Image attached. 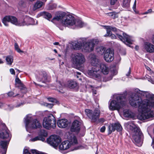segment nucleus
Here are the masks:
<instances>
[{
    "label": "nucleus",
    "instance_id": "8",
    "mask_svg": "<svg viewBox=\"0 0 154 154\" xmlns=\"http://www.w3.org/2000/svg\"><path fill=\"white\" fill-rule=\"evenodd\" d=\"M71 57L73 64L77 68L81 67L86 61L85 56L81 53H75L72 55Z\"/></svg>",
    "mask_w": 154,
    "mask_h": 154
},
{
    "label": "nucleus",
    "instance_id": "44",
    "mask_svg": "<svg viewBox=\"0 0 154 154\" xmlns=\"http://www.w3.org/2000/svg\"><path fill=\"white\" fill-rule=\"evenodd\" d=\"M48 99L49 101L52 102H56L57 101L56 99L52 98L49 97Z\"/></svg>",
    "mask_w": 154,
    "mask_h": 154
},
{
    "label": "nucleus",
    "instance_id": "64",
    "mask_svg": "<svg viewBox=\"0 0 154 154\" xmlns=\"http://www.w3.org/2000/svg\"><path fill=\"white\" fill-rule=\"evenodd\" d=\"M135 48H136V49L137 50L138 49V46H136V47H135Z\"/></svg>",
    "mask_w": 154,
    "mask_h": 154
},
{
    "label": "nucleus",
    "instance_id": "5",
    "mask_svg": "<svg viewBox=\"0 0 154 154\" xmlns=\"http://www.w3.org/2000/svg\"><path fill=\"white\" fill-rule=\"evenodd\" d=\"M126 94H120L114 96V98L116 100H112L109 103V108L110 110H119L123 108L126 104Z\"/></svg>",
    "mask_w": 154,
    "mask_h": 154
},
{
    "label": "nucleus",
    "instance_id": "23",
    "mask_svg": "<svg viewBox=\"0 0 154 154\" xmlns=\"http://www.w3.org/2000/svg\"><path fill=\"white\" fill-rule=\"evenodd\" d=\"M100 69L101 72L104 74H107L109 71V69L107 66L104 63L100 64Z\"/></svg>",
    "mask_w": 154,
    "mask_h": 154
},
{
    "label": "nucleus",
    "instance_id": "17",
    "mask_svg": "<svg viewBox=\"0 0 154 154\" xmlns=\"http://www.w3.org/2000/svg\"><path fill=\"white\" fill-rule=\"evenodd\" d=\"M1 126L3 127V129L2 131L0 133V137L3 139L8 138L10 139L11 138L10 135L9 133V131L7 129L6 126L4 124H2L0 127Z\"/></svg>",
    "mask_w": 154,
    "mask_h": 154
},
{
    "label": "nucleus",
    "instance_id": "63",
    "mask_svg": "<svg viewBox=\"0 0 154 154\" xmlns=\"http://www.w3.org/2000/svg\"><path fill=\"white\" fill-rule=\"evenodd\" d=\"M152 41L153 43L154 44V37L152 38Z\"/></svg>",
    "mask_w": 154,
    "mask_h": 154
},
{
    "label": "nucleus",
    "instance_id": "30",
    "mask_svg": "<svg viewBox=\"0 0 154 154\" xmlns=\"http://www.w3.org/2000/svg\"><path fill=\"white\" fill-rule=\"evenodd\" d=\"M44 3L42 2L38 1L35 4L34 6V8L36 9L41 8L44 5Z\"/></svg>",
    "mask_w": 154,
    "mask_h": 154
},
{
    "label": "nucleus",
    "instance_id": "9",
    "mask_svg": "<svg viewBox=\"0 0 154 154\" xmlns=\"http://www.w3.org/2000/svg\"><path fill=\"white\" fill-rule=\"evenodd\" d=\"M82 42V49L85 52H90L92 51L96 44L98 43V41L95 39H91L87 41L86 38H81Z\"/></svg>",
    "mask_w": 154,
    "mask_h": 154
},
{
    "label": "nucleus",
    "instance_id": "55",
    "mask_svg": "<svg viewBox=\"0 0 154 154\" xmlns=\"http://www.w3.org/2000/svg\"><path fill=\"white\" fill-rule=\"evenodd\" d=\"M24 104V103L23 102H21L20 103L16 105L15 106V107H18L20 106H21L23 105Z\"/></svg>",
    "mask_w": 154,
    "mask_h": 154
},
{
    "label": "nucleus",
    "instance_id": "46",
    "mask_svg": "<svg viewBox=\"0 0 154 154\" xmlns=\"http://www.w3.org/2000/svg\"><path fill=\"white\" fill-rule=\"evenodd\" d=\"M136 0H135L134 1V5L133 7V8L134 11L135 12V13H136L135 10H136Z\"/></svg>",
    "mask_w": 154,
    "mask_h": 154
},
{
    "label": "nucleus",
    "instance_id": "22",
    "mask_svg": "<svg viewBox=\"0 0 154 154\" xmlns=\"http://www.w3.org/2000/svg\"><path fill=\"white\" fill-rule=\"evenodd\" d=\"M125 126L127 128L129 129L132 131L133 133L134 132L136 128H139L135 125L133 122L131 121L126 123L125 124Z\"/></svg>",
    "mask_w": 154,
    "mask_h": 154
},
{
    "label": "nucleus",
    "instance_id": "54",
    "mask_svg": "<svg viewBox=\"0 0 154 154\" xmlns=\"http://www.w3.org/2000/svg\"><path fill=\"white\" fill-rule=\"evenodd\" d=\"M98 121L99 122H100L101 123H103L105 122V120L103 118H101L99 119L98 120Z\"/></svg>",
    "mask_w": 154,
    "mask_h": 154
},
{
    "label": "nucleus",
    "instance_id": "42",
    "mask_svg": "<svg viewBox=\"0 0 154 154\" xmlns=\"http://www.w3.org/2000/svg\"><path fill=\"white\" fill-rule=\"evenodd\" d=\"M8 95L9 97H15L16 96H17L18 95H19V94H16L15 95L14 93L13 92L11 91V92H9L8 93Z\"/></svg>",
    "mask_w": 154,
    "mask_h": 154
},
{
    "label": "nucleus",
    "instance_id": "34",
    "mask_svg": "<svg viewBox=\"0 0 154 154\" xmlns=\"http://www.w3.org/2000/svg\"><path fill=\"white\" fill-rule=\"evenodd\" d=\"M57 87L59 88V89L62 90L65 87V85L63 82L59 81L57 82Z\"/></svg>",
    "mask_w": 154,
    "mask_h": 154
},
{
    "label": "nucleus",
    "instance_id": "16",
    "mask_svg": "<svg viewBox=\"0 0 154 154\" xmlns=\"http://www.w3.org/2000/svg\"><path fill=\"white\" fill-rule=\"evenodd\" d=\"M114 55V52L110 48L108 49L104 53V59L106 62H110L113 60Z\"/></svg>",
    "mask_w": 154,
    "mask_h": 154
},
{
    "label": "nucleus",
    "instance_id": "33",
    "mask_svg": "<svg viewBox=\"0 0 154 154\" xmlns=\"http://www.w3.org/2000/svg\"><path fill=\"white\" fill-rule=\"evenodd\" d=\"M123 115L124 116L126 117H131V112L129 110H124Z\"/></svg>",
    "mask_w": 154,
    "mask_h": 154
},
{
    "label": "nucleus",
    "instance_id": "4",
    "mask_svg": "<svg viewBox=\"0 0 154 154\" xmlns=\"http://www.w3.org/2000/svg\"><path fill=\"white\" fill-rule=\"evenodd\" d=\"M69 140L62 142L59 146V149L61 150H66L69 149L71 151L79 149V147L77 146L78 144L76 137L72 134H69L68 137Z\"/></svg>",
    "mask_w": 154,
    "mask_h": 154
},
{
    "label": "nucleus",
    "instance_id": "2",
    "mask_svg": "<svg viewBox=\"0 0 154 154\" xmlns=\"http://www.w3.org/2000/svg\"><path fill=\"white\" fill-rule=\"evenodd\" d=\"M54 20H60L63 26L73 29L82 28L84 26L81 20H75L72 16L66 15L65 12L63 11L59 12L52 21Z\"/></svg>",
    "mask_w": 154,
    "mask_h": 154
},
{
    "label": "nucleus",
    "instance_id": "37",
    "mask_svg": "<svg viewBox=\"0 0 154 154\" xmlns=\"http://www.w3.org/2000/svg\"><path fill=\"white\" fill-rule=\"evenodd\" d=\"M39 135L44 137H46L47 136L48 134L47 132L45 130H42L40 131V133Z\"/></svg>",
    "mask_w": 154,
    "mask_h": 154
},
{
    "label": "nucleus",
    "instance_id": "40",
    "mask_svg": "<svg viewBox=\"0 0 154 154\" xmlns=\"http://www.w3.org/2000/svg\"><path fill=\"white\" fill-rule=\"evenodd\" d=\"M113 76L112 75H110L109 77H105L103 78V81L106 82L111 80Z\"/></svg>",
    "mask_w": 154,
    "mask_h": 154
},
{
    "label": "nucleus",
    "instance_id": "59",
    "mask_svg": "<svg viewBox=\"0 0 154 154\" xmlns=\"http://www.w3.org/2000/svg\"><path fill=\"white\" fill-rule=\"evenodd\" d=\"M59 43L58 42H55L54 43V45H59Z\"/></svg>",
    "mask_w": 154,
    "mask_h": 154
},
{
    "label": "nucleus",
    "instance_id": "58",
    "mask_svg": "<svg viewBox=\"0 0 154 154\" xmlns=\"http://www.w3.org/2000/svg\"><path fill=\"white\" fill-rule=\"evenodd\" d=\"M93 93L94 95H95L97 94V91L96 90H93Z\"/></svg>",
    "mask_w": 154,
    "mask_h": 154
},
{
    "label": "nucleus",
    "instance_id": "18",
    "mask_svg": "<svg viewBox=\"0 0 154 154\" xmlns=\"http://www.w3.org/2000/svg\"><path fill=\"white\" fill-rule=\"evenodd\" d=\"M89 59L92 66L97 67L99 65V61L95 55L93 54H90L89 56Z\"/></svg>",
    "mask_w": 154,
    "mask_h": 154
},
{
    "label": "nucleus",
    "instance_id": "47",
    "mask_svg": "<svg viewBox=\"0 0 154 154\" xmlns=\"http://www.w3.org/2000/svg\"><path fill=\"white\" fill-rule=\"evenodd\" d=\"M118 0H110V4L114 5L117 2Z\"/></svg>",
    "mask_w": 154,
    "mask_h": 154
},
{
    "label": "nucleus",
    "instance_id": "41",
    "mask_svg": "<svg viewBox=\"0 0 154 154\" xmlns=\"http://www.w3.org/2000/svg\"><path fill=\"white\" fill-rule=\"evenodd\" d=\"M8 142L6 141H2L1 142V146L5 149L6 148Z\"/></svg>",
    "mask_w": 154,
    "mask_h": 154
},
{
    "label": "nucleus",
    "instance_id": "21",
    "mask_svg": "<svg viewBox=\"0 0 154 154\" xmlns=\"http://www.w3.org/2000/svg\"><path fill=\"white\" fill-rule=\"evenodd\" d=\"M68 121L66 119H64L58 120L57 122L58 126L61 128H64L68 125Z\"/></svg>",
    "mask_w": 154,
    "mask_h": 154
},
{
    "label": "nucleus",
    "instance_id": "7",
    "mask_svg": "<svg viewBox=\"0 0 154 154\" xmlns=\"http://www.w3.org/2000/svg\"><path fill=\"white\" fill-rule=\"evenodd\" d=\"M24 122L25 124L26 128V131L30 133L32 129L40 128L41 125L39 122L36 119H33L29 115H27L24 118Z\"/></svg>",
    "mask_w": 154,
    "mask_h": 154
},
{
    "label": "nucleus",
    "instance_id": "50",
    "mask_svg": "<svg viewBox=\"0 0 154 154\" xmlns=\"http://www.w3.org/2000/svg\"><path fill=\"white\" fill-rule=\"evenodd\" d=\"M23 153L24 154H31L28 150L27 149H24L23 150Z\"/></svg>",
    "mask_w": 154,
    "mask_h": 154
},
{
    "label": "nucleus",
    "instance_id": "6",
    "mask_svg": "<svg viewBox=\"0 0 154 154\" xmlns=\"http://www.w3.org/2000/svg\"><path fill=\"white\" fill-rule=\"evenodd\" d=\"M103 27L106 29V34L104 35L105 37L109 36L111 33H112L111 31L115 32H118V31H119V33H116V34L122 41L124 42H126L128 43L131 44L132 43V42L133 41L131 37L128 36L122 31H120L118 29L117 30L115 27L112 26H103Z\"/></svg>",
    "mask_w": 154,
    "mask_h": 154
},
{
    "label": "nucleus",
    "instance_id": "14",
    "mask_svg": "<svg viewBox=\"0 0 154 154\" xmlns=\"http://www.w3.org/2000/svg\"><path fill=\"white\" fill-rule=\"evenodd\" d=\"M100 72L99 68L97 67L92 68L91 70H89L88 73V75L98 81H101L102 79V76L100 74Z\"/></svg>",
    "mask_w": 154,
    "mask_h": 154
},
{
    "label": "nucleus",
    "instance_id": "27",
    "mask_svg": "<svg viewBox=\"0 0 154 154\" xmlns=\"http://www.w3.org/2000/svg\"><path fill=\"white\" fill-rule=\"evenodd\" d=\"M40 14L41 16H42L43 17L48 20L52 17V15L51 14L48 12H42L40 13Z\"/></svg>",
    "mask_w": 154,
    "mask_h": 154
},
{
    "label": "nucleus",
    "instance_id": "57",
    "mask_svg": "<svg viewBox=\"0 0 154 154\" xmlns=\"http://www.w3.org/2000/svg\"><path fill=\"white\" fill-rule=\"evenodd\" d=\"M130 73H131V69H130V68L128 74H126V75L127 76H129V75H130Z\"/></svg>",
    "mask_w": 154,
    "mask_h": 154
},
{
    "label": "nucleus",
    "instance_id": "53",
    "mask_svg": "<svg viewBox=\"0 0 154 154\" xmlns=\"http://www.w3.org/2000/svg\"><path fill=\"white\" fill-rule=\"evenodd\" d=\"M46 106H48V107L50 108H51L53 106V104H52L46 103Z\"/></svg>",
    "mask_w": 154,
    "mask_h": 154
},
{
    "label": "nucleus",
    "instance_id": "29",
    "mask_svg": "<svg viewBox=\"0 0 154 154\" xmlns=\"http://www.w3.org/2000/svg\"><path fill=\"white\" fill-rule=\"evenodd\" d=\"M45 140V139L44 137L41 136L40 135H39L38 136L36 137L33 138H32L30 140V141L34 142L37 140H41L42 141H44Z\"/></svg>",
    "mask_w": 154,
    "mask_h": 154
},
{
    "label": "nucleus",
    "instance_id": "13",
    "mask_svg": "<svg viewBox=\"0 0 154 154\" xmlns=\"http://www.w3.org/2000/svg\"><path fill=\"white\" fill-rule=\"evenodd\" d=\"M35 75L38 81L45 82L50 81V77L48 75L47 73L43 70L37 71L35 73Z\"/></svg>",
    "mask_w": 154,
    "mask_h": 154
},
{
    "label": "nucleus",
    "instance_id": "3",
    "mask_svg": "<svg viewBox=\"0 0 154 154\" xmlns=\"http://www.w3.org/2000/svg\"><path fill=\"white\" fill-rule=\"evenodd\" d=\"M2 22L6 26H8V23L9 22L19 26H29L37 24V21L35 23L34 19L28 16H26L23 20L18 21L14 17L10 16H6L3 18Z\"/></svg>",
    "mask_w": 154,
    "mask_h": 154
},
{
    "label": "nucleus",
    "instance_id": "32",
    "mask_svg": "<svg viewBox=\"0 0 154 154\" xmlns=\"http://www.w3.org/2000/svg\"><path fill=\"white\" fill-rule=\"evenodd\" d=\"M130 2L129 0H123L122 6L125 8H128L129 7Z\"/></svg>",
    "mask_w": 154,
    "mask_h": 154
},
{
    "label": "nucleus",
    "instance_id": "39",
    "mask_svg": "<svg viewBox=\"0 0 154 154\" xmlns=\"http://www.w3.org/2000/svg\"><path fill=\"white\" fill-rule=\"evenodd\" d=\"M109 15L112 18L115 19L118 17V16L116 13L115 12H112L109 13Z\"/></svg>",
    "mask_w": 154,
    "mask_h": 154
},
{
    "label": "nucleus",
    "instance_id": "1",
    "mask_svg": "<svg viewBox=\"0 0 154 154\" xmlns=\"http://www.w3.org/2000/svg\"><path fill=\"white\" fill-rule=\"evenodd\" d=\"M137 94H132L129 98L131 105L135 107H138L139 111L141 112L138 116L140 120H144L154 117V95L148 92L136 89Z\"/></svg>",
    "mask_w": 154,
    "mask_h": 154
},
{
    "label": "nucleus",
    "instance_id": "56",
    "mask_svg": "<svg viewBox=\"0 0 154 154\" xmlns=\"http://www.w3.org/2000/svg\"><path fill=\"white\" fill-rule=\"evenodd\" d=\"M152 11V10L151 9H149L145 13V14H146L148 13H150Z\"/></svg>",
    "mask_w": 154,
    "mask_h": 154
},
{
    "label": "nucleus",
    "instance_id": "10",
    "mask_svg": "<svg viewBox=\"0 0 154 154\" xmlns=\"http://www.w3.org/2000/svg\"><path fill=\"white\" fill-rule=\"evenodd\" d=\"M43 125L44 128L48 129L51 128H55L56 127V120L53 115L50 114L47 117L44 118Z\"/></svg>",
    "mask_w": 154,
    "mask_h": 154
},
{
    "label": "nucleus",
    "instance_id": "49",
    "mask_svg": "<svg viewBox=\"0 0 154 154\" xmlns=\"http://www.w3.org/2000/svg\"><path fill=\"white\" fill-rule=\"evenodd\" d=\"M10 71L11 72V73L13 75H15V72L14 71V70L13 69H10Z\"/></svg>",
    "mask_w": 154,
    "mask_h": 154
},
{
    "label": "nucleus",
    "instance_id": "35",
    "mask_svg": "<svg viewBox=\"0 0 154 154\" xmlns=\"http://www.w3.org/2000/svg\"><path fill=\"white\" fill-rule=\"evenodd\" d=\"M105 50L106 49L104 48L100 47L97 49V51L99 54L102 55L104 53H105Z\"/></svg>",
    "mask_w": 154,
    "mask_h": 154
},
{
    "label": "nucleus",
    "instance_id": "36",
    "mask_svg": "<svg viewBox=\"0 0 154 154\" xmlns=\"http://www.w3.org/2000/svg\"><path fill=\"white\" fill-rule=\"evenodd\" d=\"M115 126L116 130L118 131H121L122 130V127L121 125L119 123H114Z\"/></svg>",
    "mask_w": 154,
    "mask_h": 154
},
{
    "label": "nucleus",
    "instance_id": "60",
    "mask_svg": "<svg viewBox=\"0 0 154 154\" xmlns=\"http://www.w3.org/2000/svg\"><path fill=\"white\" fill-rule=\"evenodd\" d=\"M59 28H60V29L61 30H63V27H61L60 26H58Z\"/></svg>",
    "mask_w": 154,
    "mask_h": 154
},
{
    "label": "nucleus",
    "instance_id": "24",
    "mask_svg": "<svg viewBox=\"0 0 154 154\" xmlns=\"http://www.w3.org/2000/svg\"><path fill=\"white\" fill-rule=\"evenodd\" d=\"M72 46L74 49L76 50L79 49L82 47L83 44L81 38L79 39V41L75 42L73 43Z\"/></svg>",
    "mask_w": 154,
    "mask_h": 154
},
{
    "label": "nucleus",
    "instance_id": "38",
    "mask_svg": "<svg viewBox=\"0 0 154 154\" xmlns=\"http://www.w3.org/2000/svg\"><path fill=\"white\" fill-rule=\"evenodd\" d=\"M15 49L19 53H23V51H21L19 48V46L17 43L14 44Z\"/></svg>",
    "mask_w": 154,
    "mask_h": 154
},
{
    "label": "nucleus",
    "instance_id": "62",
    "mask_svg": "<svg viewBox=\"0 0 154 154\" xmlns=\"http://www.w3.org/2000/svg\"><path fill=\"white\" fill-rule=\"evenodd\" d=\"M3 105V104L0 102V107H1Z\"/></svg>",
    "mask_w": 154,
    "mask_h": 154
},
{
    "label": "nucleus",
    "instance_id": "45",
    "mask_svg": "<svg viewBox=\"0 0 154 154\" xmlns=\"http://www.w3.org/2000/svg\"><path fill=\"white\" fill-rule=\"evenodd\" d=\"M109 36L112 39H114L116 38V35L114 34H112L111 33V34L109 35V36H107L106 37Z\"/></svg>",
    "mask_w": 154,
    "mask_h": 154
},
{
    "label": "nucleus",
    "instance_id": "52",
    "mask_svg": "<svg viewBox=\"0 0 154 154\" xmlns=\"http://www.w3.org/2000/svg\"><path fill=\"white\" fill-rule=\"evenodd\" d=\"M150 74L151 76H150V77H152V78H154V72L151 71H150Z\"/></svg>",
    "mask_w": 154,
    "mask_h": 154
},
{
    "label": "nucleus",
    "instance_id": "11",
    "mask_svg": "<svg viewBox=\"0 0 154 154\" xmlns=\"http://www.w3.org/2000/svg\"><path fill=\"white\" fill-rule=\"evenodd\" d=\"M133 141L138 146H141L143 141V135L140 128H136L133 133Z\"/></svg>",
    "mask_w": 154,
    "mask_h": 154
},
{
    "label": "nucleus",
    "instance_id": "31",
    "mask_svg": "<svg viewBox=\"0 0 154 154\" xmlns=\"http://www.w3.org/2000/svg\"><path fill=\"white\" fill-rule=\"evenodd\" d=\"M6 60L8 64L11 65L13 61V59L12 56H8L6 58Z\"/></svg>",
    "mask_w": 154,
    "mask_h": 154
},
{
    "label": "nucleus",
    "instance_id": "48",
    "mask_svg": "<svg viewBox=\"0 0 154 154\" xmlns=\"http://www.w3.org/2000/svg\"><path fill=\"white\" fill-rule=\"evenodd\" d=\"M106 128L105 126H103L100 129V131L101 132H104Z\"/></svg>",
    "mask_w": 154,
    "mask_h": 154
},
{
    "label": "nucleus",
    "instance_id": "43",
    "mask_svg": "<svg viewBox=\"0 0 154 154\" xmlns=\"http://www.w3.org/2000/svg\"><path fill=\"white\" fill-rule=\"evenodd\" d=\"M31 152L33 154H45L42 152H40L35 149H32Z\"/></svg>",
    "mask_w": 154,
    "mask_h": 154
},
{
    "label": "nucleus",
    "instance_id": "61",
    "mask_svg": "<svg viewBox=\"0 0 154 154\" xmlns=\"http://www.w3.org/2000/svg\"><path fill=\"white\" fill-rule=\"evenodd\" d=\"M3 63V61L1 60V59H0V64L2 63Z\"/></svg>",
    "mask_w": 154,
    "mask_h": 154
},
{
    "label": "nucleus",
    "instance_id": "15",
    "mask_svg": "<svg viewBox=\"0 0 154 154\" xmlns=\"http://www.w3.org/2000/svg\"><path fill=\"white\" fill-rule=\"evenodd\" d=\"M47 141L48 143L50 145L56 148L61 142V140L58 136L53 135L51 136L47 139Z\"/></svg>",
    "mask_w": 154,
    "mask_h": 154
},
{
    "label": "nucleus",
    "instance_id": "20",
    "mask_svg": "<svg viewBox=\"0 0 154 154\" xmlns=\"http://www.w3.org/2000/svg\"><path fill=\"white\" fill-rule=\"evenodd\" d=\"M144 48L147 52L151 53L154 52V45L150 43L145 42Z\"/></svg>",
    "mask_w": 154,
    "mask_h": 154
},
{
    "label": "nucleus",
    "instance_id": "28",
    "mask_svg": "<svg viewBox=\"0 0 154 154\" xmlns=\"http://www.w3.org/2000/svg\"><path fill=\"white\" fill-rule=\"evenodd\" d=\"M108 134H110L112 132L116 130L115 126L114 124H111L108 126Z\"/></svg>",
    "mask_w": 154,
    "mask_h": 154
},
{
    "label": "nucleus",
    "instance_id": "19",
    "mask_svg": "<svg viewBox=\"0 0 154 154\" xmlns=\"http://www.w3.org/2000/svg\"><path fill=\"white\" fill-rule=\"evenodd\" d=\"M81 125L80 122L77 120H75L72 124L71 131L72 132H79L80 130Z\"/></svg>",
    "mask_w": 154,
    "mask_h": 154
},
{
    "label": "nucleus",
    "instance_id": "26",
    "mask_svg": "<svg viewBox=\"0 0 154 154\" xmlns=\"http://www.w3.org/2000/svg\"><path fill=\"white\" fill-rule=\"evenodd\" d=\"M77 85V83L75 81L72 80H69L68 81L66 86L70 88H73Z\"/></svg>",
    "mask_w": 154,
    "mask_h": 154
},
{
    "label": "nucleus",
    "instance_id": "12",
    "mask_svg": "<svg viewBox=\"0 0 154 154\" xmlns=\"http://www.w3.org/2000/svg\"><path fill=\"white\" fill-rule=\"evenodd\" d=\"M87 116L93 122H95L100 116V111L97 109H95L94 111L86 109L85 110Z\"/></svg>",
    "mask_w": 154,
    "mask_h": 154
},
{
    "label": "nucleus",
    "instance_id": "51",
    "mask_svg": "<svg viewBox=\"0 0 154 154\" xmlns=\"http://www.w3.org/2000/svg\"><path fill=\"white\" fill-rule=\"evenodd\" d=\"M57 5L56 4H52L51 6V9H53L54 8H56L57 7Z\"/></svg>",
    "mask_w": 154,
    "mask_h": 154
},
{
    "label": "nucleus",
    "instance_id": "25",
    "mask_svg": "<svg viewBox=\"0 0 154 154\" xmlns=\"http://www.w3.org/2000/svg\"><path fill=\"white\" fill-rule=\"evenodd\" d=\"M15 85L16 87L20 88L21 89L24 88V85L21 82V80L19 79L18 76L16 77L15 79Z\"/></svg>",
    "mask_w": 154,
    "mask_h": 154
}]
</instances>
